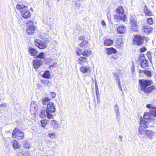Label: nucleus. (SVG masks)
Returning a JSON list of instances; mask_svg holds the SVG:
<instances>
[{"instance_id":"1","label":"nucleus","mask_w":156,"mask_h":156,"mask_svg":"<svg viewBox=\"0 0 156 156\" xmlns=\"http://www.w3.org/2000/svg\"><path fill=\"white\" fill-rule=\"evenodd\" d=\"M56 108L55 104L52 102H49L47 104L45 110H42L39 116L42 118H44L46 117L49 119L53 118V115L52 113L55 112Z\"/></svg>"},{"instance_id":"2","label":"nucleus","mask_w":156,"mask_h":156,"mask_svg":"<svg viewBox=\"0 0 156 156\" xmlns=\"http://www.w3.org/2000/svg\"><path fill=\"white\" fill-rule=\"evenodd\" d=\"M148 122L145 120L141 119L140 126L138 128V132L141 136H144L145 134L146 129L148 127Z\"/></svg>"},{"instance_id":"3","label":"nucleus","mask_w":156,"mask_h":156,"mask_svg":"<svg viewBox=\"0 0 156 156\" xmlns=\"http://www.w3.org/2000/svg\"><path fill=\"white\" fill-rule=\"evenodd\" d=\"M12 136L13 138L18 140L24 139V133L17 128H16L14 130Z\"/></svg>"},{"instance_id":"4","label":"nucleus","mask_w":156,"mask_h":156,"mask_svg":"<svg viewBox=\"0 0 156 156\" xmlns=\"http://www.w3.org/2000/svg\"><path fill=\"white\" fill-rule=\"evenodd\" d=\"M26 24L27 27L26 29L27 33L29 35L33 34L34 33L35 28L33 21L32 20L29 21Z\"/></svg>"},{"instance_id":"5","label":"nucleus","mask_w":156,"mask_h":156,"mask_svg":"<svg viewBox=\"0 0 156 156\" xmlns=\"http://www.w3.org/2000/svg\"><path fill=\"white\" fill-rule=\"evenodd\" d=\"M145 37L139 35H135L133 41V43L138 45H140L143 43Z\"/></svg>"},{"instance_id":"6","label":"nucleus","mask_w":156,"mask_h":156,"mask_svg":"<svg viewBox=\"0 0 156 156\" xmlns=\"http://www.w3.org/2000/svg\"><path fill=\"white\" fill-rule=\"evenodd\" d=\"M80 71L85 76H89L92 71V68L89 66H82L80 68Z\"/></svg>"},{"instance_id":"7","label":"nucleus","mask_w":156,"mask_h":156,"mask_svg":"<svg viewBox=\"0 0 156 156\" xmlns=\"http://www.w3.org/2000/svg\"><path fill=\"white\" fill-rule=\"evenodd\" d=\"M139 82L141 86V90H143L148 86H150L152 83V81L150 80H139Z\"/></svg>"},{"instance_id":"8","label":"nucleus","mask_w":156,"mask_h":156,"mask_svg":"<svg viewBox=\"0 0 156 156\" xmlns=\"http://www.w3.org/2000/svg\"><path fill=\"white\" fill-rule=\"evenodd\" d=\"M34 41L35 45L40 49H44L47 47V45L46 43L39 39H35Z\"/></svg>"},{"instance_id":"9","label":"nucleus","mask_w":156,"mask_h":156,"mask_svg":"<svg viewBox=\"0 0 156 156\" xmlns=\"http://www.w3.org/2000/svg\"><path fill=\"white\" fill-rule=\"evenodd\" d=\"M145 134L147 137L150 139H152L156 136V133L152 130H146Z\"/></svg>"},{"instance_id":"10","label":"nucleus","mask_w":156,"mask_h":156,"mask_svg":"<svg viewBox=\"0 0 156 156\" xmlns=\"http://www.w3.org/2000/svg\"><path fill=\"white\" fill-rule=\"evenodd\" d=\"M130 23L132 27L131 30L133 31L137 32L138 30H136V29L138 26L135 19L133 18H131Z\"/></svg>"},{"instance_id":"11","label":"nucleus","mask_w":156,"mask_h":156,"mask_svg":"<svg viewBox=\"0 0 156 156\" xmlns=\"http://www.w3.org/2000/svg\"><path fill=\"white\" fill-rule=\"evenodd\" d=\"M37 109V103L34 101H32L30 106V112L34 114L36 113Z\"/></svg>"},{"instance_id":"12","label":"nucleus","mask_w":156,"mask_h":156,"mask_svg":"<svg viewBox=\"0 0 156 156\" xmlns=\"http://www.w3.org/2000/svg\"><path fill=\"white\" fill-rule=\"evenodd\" d=\"M27 8L22 9L21 10V14L22 16L25 18H29L30 16V13L29 11L27 9Z\"/></svg>"},{"instance_id":"13","label":"nucleus","mask_w":156,"mask_h":156,"mask_svg":"<svg viewBox=\"0 0 156 156\" xmlns=\"http://www.w3.org/2000/svg\"><path fill=\"white\" fill-rule=\"evenodd\" d=\"M42 64V61L40 59H36L33 62V65L34 68L35 69H38Z\"/></svg>"},{"instance_id":"14","label":"nucleus","mask_w":156,"mask_h":156,"mask_svg":"<svg viewBox=\"0 0 156 156\" xmlns=\"http://www.w3.org/2000/svg\"><path fill=\"white\" fill-rule=\"evenodd\" d=\"M144 119L148 122L151 121L153 119V116L151 115L150 113L145 112L144 115Z\"/></svg>"},{"instance_id":"15","label":"nucleus","mask_w":156,"mask_h":156,"mask_svg":"<svg viewBox=\"0 0 156 156\" xmlns=\"http://www.w3.org/2000/svg\"><path fill=\"white\" fill-rule=\"evenodd\" d=\"M50 125L51 127L53 129L57 130L58 129V124L56 121L54 120H51Z\"/></svg>"},{"instance_id":"16","label":"nucleus","mask_w":156,"mask_h":156,"mask_svg":"<svg viewBox=\"0 0 156 156\" xmlns=\"http://www.w3.org/2000/svg\"><path fill=\"white\" fill-rule=\"evenodd\" d=\"M126 31V27L124 26H119L117 28V33L119 34H122L125 33Z\"/></svg>"},{"instance_id":"17","label":"nucleus","mask_w":156,"mask_h":156,"mask_svg":"<svg viewBox=\"0 0 156 156\" xmlns=\"http://www.w3.org/2000/svg\"><path fill=\"white\" fill-rule=\"evenodd\" d=\"M153 28L148 26H144L143 27L142 30L146 33L148 34L151 32Z\"/></svg>"},{"instance_id":"18","label":"nucleus","mask_w":156,"mask_h":156,"mask_svg":"<svg viewBox=\"0 0 156 156\" xmlns=\"http://www.w3.org/2000/svg\"><path fill=\"white\" fill-rule=\"evenodd\" d=\"M87 58L84 57H81L77 60V61L79 64L81 65H83L87 61Z\"/></svg>"},{"instance_id":"19","label":"nucleus","mask_w":156,"mask_h":156,"mask_svg":"<svg viewBox=\"0 0 156 156\" xmlns=\"http://www.w3.org/2000/svg\"><path fill=\"white\" fill-rule=\"evenodd\" d=\"M107 54L108 55H111L112 54L116 53V50L113 48H106V50Z\"/></svg>"},{"instance_id":"20","label":"nucleus","mask_w":156,"mask_h":156,"mask_svg":"<svg viewBox=\"0 0 156 156\" xmlns=\"http://www.w3.org/2000/svg\"><path fill=\"white\" fill-rule=\"evenodd\" d=\"M83 0H73V4H74L76 7L79 9L82 5L81 2Z\"/></svg>"},{"instance_id":"21","label":"nucleus","mask_w":156,"mask_h":156,"mask_svg":"<svg viewBox=\"0 0 156 156\" xmlns=\"http://www.w3.org/2000/svg\"><path fill=\"white\" fill-rule=\"evenodd\" d=\"M114 108L115 112L116 113V117L118 121L119 118L120 114V112L119 111V106L117 105H115Z\"/></svg>"},{"instance_id":"22","label":"nucleus","mask_w":156,"mask_h":156,"mask_svg":"<svg viewBox=\"0 0 156 156\" xmlns=\"http://www.w3.org/2000/svg\"><path fill=\"white\" fill-rule=\"evenodd\" d=\"M41 83L45 86L50 87L51 85V82L48 80H42Z\"/></svg>"},{"instance_id":"23","label":"nucleus","mask_w":156,"mask_h":156,"mask_svg":"<svg viewBox=\"0 0 156 156\" xmlns=\"http://www.w3.org/2000/svg\"><path fill=\"white\" fill-rule=\"evenodd\" d=\"M113 43V41L111 39H106L104 41V45L105 46L111 45Z\"/></svg>"},{"instance_id":"24","label":"nucleus","mask_w":156,"mask_h":156,"mask_svg":"<svg viewBox=\"0 0 156 156\" xmlns=\"http://www.w3.org/2000/svg\"><path fill=\"white\" fill-rule=\"evenodd\" d=\"M148 66V60L146 59L142 60L140 62V66L142 68H144Z\"/></svg>"},{"instance_id":"25","label":"nucleus","mask_w":156,"mask_h":156,"mask_svg":"<svg viewBox=\"0 0 156 156\" xmlns=\"http://www.w3.org/2000/svg\"><path fill=\"white\" fill-rule=\"evenodd\" d=\"M124 10L122 6L119 7L116 9V12L117 14L122 15L124 13Z\"/></svg>"},{"instance_id":"26","label":"nucleus","mask_w":156,"mask_h":156,"mask_svg":"<svg viewBox=\"0 0 156 156\" xmlns=\"http://www.w3.org/2000/svg\"><path fill=\"white\" fill-rule=\"evenodd\" d=\"M51 75L50 73V71L49 70H46L44 72V73L42 75V77L49 79L51 78Z\"/></svg>"},{"instance_id":"27","label":"nucleus","mask_w":156,"mask_h":156,"mask_svg":"<svg viewBox=\"0 0 156 156\" xmlns=\"http://www.w3.org/2000/svg\"><path fill=\"white\" fill-rule=\"evenodd\" d=\"M29 52L32 56H36L37 54L36 51L32 48L30 47L28 49Z\"/></svg>"},{"instance_id":"28","label":"nucleus","mask_w":156,"mask_h":156,"mask_svg":"<svg viewBox=\"0 0 156 156\" xmlns=\"http://www.w3.org/2000/svg\"><path fill=\"white\" fill-rule=\"evenodd\" d=\"M12 146L14 149H19L21 147V146L16 140H14L13 141Z\"/></svg>"},{"instance_id":"29","label":"nucleus","mask_w":156,"mask_h":156,"mask_svg":"<svg viewBox=\"0 0 156 156\" xmlns=\"http://www.w3.org/2000/svg\"><path fill=\"white\" fill-rule=\"evenodd\" d=\"M154 89V87L153 86H151L148 87H147V88L144 89L142 90L145 93H150Z\"/></svg>"},{"instance_id":"30","label":"nucleus","mask_w":156,"mask_h":156,"mask_svg":"<svg viewBox=\"0 0 156 156\" xmlns=\"http://www.w3.org/2000/svg\"><path fill=\"white\" fill-rule=\"evenodd\" d=\"M114 18L115 19L117 18L118 19L121 20L123 21H125L126 20V16L125 15L123 16L118 15H115Z\"/></svg>"},{"instance_id":"31","label":"nucleus","mask_w":156,"mask_h":156,"mask_svg":"<svg viewBox=\"0 0 156 156\" xmlns=\"http://www.w3.org/2000/svg\"><path fill=\"white\" fill-rule=\"evenodd\" d=\"M88 44V42L86 40L83 41L80 44V46L83 48H86L87 47Z\"/></svg>"},{"instance_id":"32","label":"nucleus","mask_w":156,"mask_h":156,"mask_svg":"<svg viewBox=\"0 0 156 156\" xmlns=\"http://www.w3.org/2000/svg\"><path fill=\"white\" fill-rule=\"evenodd\" d=\"M92 53V51L90 49L85 50L82 53L83 55L86 57L90 56Z\"/></svg>"},{"instance_id":"33","label":"nucleus","mask_w":156,"mask_h":156,"mask_svg":"<svg viewBox=\"0 0 156 156\" xmlns=\"http://www.w3.org/2000/svg\"><path fill=\"white\" fill-rule=\"evenodd\" d=\"M50 101V99L47 97H45L42 100V104L44 105H47L48 102Z\"/></svg>"},{"instance_id":"34","label":"nucleus","mask_w":156,"mask_h":156,"mask_svg":"<svg viewBox=\"0 0 156 156\" xmlns=\"http://www.w3.org/2000/svg\"><path fill=\"white\" fill-rule=\"evenodd\" d=\"M151 114L154 117H156V108H151L150 110Z\"/></svg>"},{"instance_id":"35","label":"nucleus","mask_w":156,"mask_h":156,"mask_svg":"<svg viewBox=\"0 0 156 156\" xmlns=\"http://www.w3.org/2000/svg\"><path fill=\"white\" fill-rule=\"evenodd\" d=\"M143 73L148 77H151L152 76L151 72L149 71L144 70Z\"/></svg>"},{"instance_id":"36","label":"nucleus","mask_w":156,"mask_h":156,"mask_svg":"<svg viewBox=\"0 0 156 156\" xmlns=\"http://www.w3.org/2000/svg\"><path fill=\"white\" fill-rule=\"evenodd\" d=\"M147 6L146 5H145V8L144 9V11L145 12V13L146 15H147L148 16H151L152 15L151 12H150L149 10H148L147 8Z\"/></svg>"},{"instance_id":"37","label":"nucleus","mask_w":156,"mask_h":156,"mask_svg":"<svg viewBox=\"0 0 156 156\" xmlns=\"http://www.w3.org/2000/svg\"><path fill=\"white\" fill-rule=\"evenodd\" d=\"M45 54L43 52L40 53L38 55L36 56V58H40L41 59H43L44 58Z\"/></svg>"},{"instance_id":"38","label":"nucleus","mask_w":156,"mask_h":156,"mask_svg":"<svg viewBox=\"0 0 156 156\" xmlns=\"http://www.w3.org/2000/svg\"><path fill=\"white\" fill-rule=\"evenodd\" d=\"M48 122V120L46 119L41 120V126L43 127H45L47 124Z\"/></svg>"},{"instance_id":"39","label":"nucleus","mask_w":156,"mask_h":156,"mask_svg":"<svg viewBox=\"0 0 156 156\" xmlns=\"http://www.w3.org/2000/svg\"><path fill=\"white\" fill-rule=\"evenodd\" d=\"M25 8L24 9L27 8V7H26L24 5H23L22 4H17L16 5V8L18 9H23Z\"/></svg>"},{"instance_id":"40","label":"nucleus","mask_w":156,"mask_h":156,"mask_svg":"<svg viewBox=\"0 0 156 156\" xmlns=\"http://www.w3.org/2000/svg\"><path fill=\"white\" fill-rule=\"evenodd\" d=\"M17 155L18 156H22L24 155V154H27L25 153L22 150H19L17 152Z\"/></svg>"},{"instance_id":"41","label":"nucleus","mask_w":156,"mask_h":156,"mask_svg":"<svg viewBox=\"0 0 156 156\" xmlns=\"http://www.w3.org/2000/svg\"><path fill=\"white\" fill-rule=\"evenodd\" d=\"M24 147L25 148L27 149H28L30 147V144L28 142H26L25 143V144H24Z\"/></svg>"},{"instance_id":"42","label":"nucleus","mask_w":156,"mask_h":156,"mask_svg":"<svg viewBox=\"0 0 156 156\" xmlns=\"http://www.w3.org/2000/svg\"><path fill=\"white\" fill-rule=\"evenodd\" d=\"M114 76L115 77H116V78L118 80V83H119V86L121 88V87L120 86V83L119 81V76L117 74L115 73H114Z\"/></svg>"},{"instance_id":"43","label":"nucleus","mask_w":156,"mask_h":156,"mask_svg":"<svg viewBox=\"0 0 156 156\" xmlns=\"http://www.w3.org/2000/svg\"><path fill=\"white\" fill-rule=\"evenodd\" d=\"M147 55L148 57V59L151 62V53L150 52H147Z\"/></svg>"},{"instance_id":"44","label":"nucleus","mask_w":156,"mask_h":156,"mask_svg":"<svg viewBox=\"0 0 156 156\" xmlns=\"http://www.w3.org/2000/svg\"><path fill=\"white\" fill-rule=\"evenodd\" d=\"M147 22L150 24L151 25L153 24V20L151 18H149L147 19Z\"/></svg>"},{"instance_id":"45","label":"nucleus","mask_w":156,"mask_h":156,"mask_svg":"<svg viewBox=\"0 0 156 156\" xmlns=\"http://www.w3.org/2000/svg\"><path fill=\"white\" fill-rule=\"evenodd\" d=\"M48 136L50 138H54L55 137V134L54 133H49Z\"/></svg>"},{"instance_id":"46","label":"nucleus","mask_w":156,"mask_h":156,"mask_svg":"<svg viewBox=\"0 0 156 156\" xmlns=\"http://www.w3.org/2000/svg\"><path fill=\"white\" fill-rule=\"evenodd\" d=\"M76 52L78 55L80 56L81 54L82 51L80 49H78L77 51H76Z\"/></svg>"},{"instance_id":"47","label":"nucleus","mask_w":156,"mask_h":156,"mask_svg":"<svg viewBox=\"0 0 156 156\" xmlns=\"http://www.w3.org/2000/svg\"><path fill=\"white\" fill-rule=\"evenodd\" d=\"M50 94L51 95L52 98H54L56 96L55 93L53 92H50Z\"/></svg>"},{"instance_id":"48","label":"nucleus","mask_w":156,"mask_h":156,"mask_svg":"<svg viewBox=\"0 0 156 156\" xmlns=\"http://www.w3.org/2000/svg\"><path fill=\"white\" fill-rule=\"evenodd\" d=\"M146 107L148 108H154L151 104H148L146 105Z\"/></svg>"},{"instance_id":"49","label":"nucleus","mask_w":156,"mask_h":156,"mask_svg":"<svg viewBox=\"0 0 156 156\" xmlns=\"http://www.w3.org/2000/svg\"><path fill=\"white\" fill-rule=\"evenodd\" d=\"M135 68L133 66H132L131 67V71L132 73V74L134 72Z\"/></svg>"},{"instance_id":"50","label":"nucleus","mask_w":156,"mask_h":156,"mask_svg":"<svg viewBox=\"0 0 156 156\" xmlns=\"http://www.w3.org/2000/svg\"><path fill=\"white\" fill-rule=\"evenodd\" d=\"M6 106V105L5 103L2 104L0 105V108H2L3 107H5Z\"/></svg>"},{"instance_id":"51","label":"nucleus","mask_w":156,"mask_h":156,"mask_svg":"<svg viewBox=\"0 0 156 156\" xmlns=\"http://www.w3.org/2000/svg\"><path fill=\"white\" fill-rule=\"evenodd\" d=\"M146 50V49L145 48L143 47V48H141L140 49V51L141 52H144Z\"/></svg>"},{"instance_id":"52","label":"nucleus","mask_w":156,"mask_h":156,"mask_svg":"<svg viewBox=\"0 0 156 156\" xmlns=\"http://www.w3.org/2000/svg\"><path fill=\"white\" fill-rule=\"evenodd\" d=\"M57 63H54L53 64V65H51L50 66V68H51V67H54L56 66Z\"/></svg>"},{"instance_id":"53","label":"nucleus","mask_w":156,"mask_h":156,"mask_svg":"<svg viewBox=\"0 0 156 156\" xmlns=\"http://www.w3.org/2000/svg\"><path fill=\"white\" fill-rule=\"evenodd\" d=\"M101 24L103 26H105L106 25L105 22L104 20H102L101 22Z\"/></svg>"},{"instance_id":"54","label":"nucleus","mask_w":156,"mask_h":156,"mask_svg":"<svg viewBox=\"0 0 156 156\" xmlns=\"http://www.w3.org/2000/svg\"><path fill=\"white\" fill-rule=\"evenodd\" d=\"M144 70H142L141 69H140L138 70V72L139 73H143V71H144Z\"/></svg>"},{"instance_id":"55","label":"nucleus","mask_w":156,"mask_h":156,"mask_svg":"<svg viewBox=\"0 0 156 156\" xmlns=\"http://www.w3.org/2000/svg\"><path fill=\"white\" fill-rule=\"evenodd\" d=\"M119 138L120 139L121 141H122V137L121 135H120L119 136Z\"/></svg>"},{"instance_id":"56","label":"nucleus","mask_w":156,"mask_h":156,"mask_svg":"<svg viewBox=\"0 0 156 156\" xmlns=\"http://www.w3.org/2000/svg\"><path fill=\"white\" fill-rule=\"evenodd\" d=\"M79 38L81 40H83L84 38V37L83 36H81Z\"/></svg>"},{"instance_id":"57","label":"nucleus","mask_w":156,"mask_h":156,"mask_svg":"<svg viewBox=\"0 0 156 156\" xmlns=\"http://www.w3.org/2000/svg\"><path fill=\"white\" fill-rule=\"evenodd\" d=\"M22 156H28V155L27 154H24V155Z\"/></svg>"}]
</instances>
